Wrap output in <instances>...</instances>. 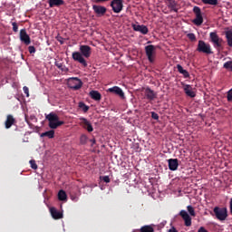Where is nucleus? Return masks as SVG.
Instances as JSON below:
<instances>
[{
    "label": "nucleus",
    "mask_w": 232,
    "mask_h": 232,
    "mask_svg": "<svg viewBox=\"0 0 232 232\" xmlns=\"http://www.w3.org/2000/svg\"><path fill=\"white\" fill-rule=\"evenodd\" d=\"M90 55H92V47H90L89 45H81L80 53H72V59L73 61L80 63V64L83 65V67L86 68L88 66V63H86L84 57L88 59Z\"/></svg>",
    "instance_id": "obj_1"
},
{
    "label": "nucleus",
    "mask_w": 232,
    "mask_h": 232,
    "mask_svg": "<svg viewBox=\"0 0 232 232\" xmlns=\"http://www.w3.org/2000/svg\"><path fill=\"white\" fill-rule=\"evenodd\" d=\"M45 119L48 121V126L51 130H57L59 126H63V124H64V121H59V116L55 112H50L45 115Z\"/></svg>",
    "instance_id": "obj_2"
},
{
    "label": "nucleus",
    "mask_w": 232,
    "mask_h": 232,
    "mask_svg": "<svg viewBox=\"0 0 232 232\" xmlns=\"http://www.w3.org/2000/svg\"><path fill=\"white\" fill-rule=\"evenodd\" d=\"M197 52L199 53H206L207 55H211L213 51L211 50V45L209 44H206L203 40H199L198 43Z\"/></svg>",
    "instance_id": "obj_3"
},
{
    "label": "nucleus",
    "mask_w": 232,
    "mask_h": 232,
    "mask_svg": "<svg viewBox=\"0 0 232 232\" xmlns=\"http://www.w3.org/2000/svg\"><path fill=\"white\" fill-rule=\"evenodd\" d=\"M67 86L71 90H81L82 88V81L77 77L69 78L67 80Z\"/></svg>",
    "instance_id": "obj_4"
},
{
    "label": "nucleus",
    "mask_w": 232,
    "mask_h": 232,
    "mask_svg": "<svg viewBox=\"0 0 232 232\" xmlns=\"http://www.w3.org/2000/svg\"><path fill=\"white\" fill-rule=\"evenodd\" d=\"M214 213L218 220L224 221L227 218V208H214Z\"/></svg>",
    "instance_id": "obj_5"
},
{
    "label": "nucleus",
    "mask_w": 232,
    "mask_h": 232,
    "mask_svg": "<svg viewBox=\"0 0 232 232\" xmlns=\"http://www.w3.org/2000/svg\"><path fill=\"white\" fill-rule=\"evenodd\" d=\"M193 12L196 15V18L192 21L196 26H200L202 23H204V17H202V11L200 10V7L194 6Z\"/></svg>",
    "instance_id": "obj_6"
},
{
    "label": "nucleus",
    "mask_w": 232,
    "mask_h": 232,
    "mask_svg": "<svg viewBox=\"0 0 232 232\" xmlns=\"http://www.w3.org/2000/svg\"><path fill=\"white\" fill-rule=\"evenodd\" d=\"M123 3V0H112L111 2L112 12H114V14H121V12H122V8H124Z\"/></svg>",
    "instance_id": "obj_7"
},
{
    "label": "nucleus",
    "mask_w": 232,
    "mask_h": 232,
    "mask_svg": "<svg viewBox=\"0 0 232 232\" xmlns=\"http://www.w3.org/2000/svg\"><path fill=\"white\" fill-rule=\"evenodd\" d=\"M145 53L149 62L155 63V45L150 44L145 46Z\"/></svg>",
    "instance_id": "obj_8"
},
{
    "label": "nucleus",
    "mask_w": 232,
    "mask_h": 232,
    "mask_svg": "<svg viewBox=\"0 0 232 232\" xmlns=\"http://www.w3.org/2000/svg\"><path fill=\"white\" fill-rule=\"evenodd\" d=\"M209 37L211 43H213L214 48H222V38L218 37V34H217V33H210Z\"/></svg>",
    "instance_id": "obj_9"
},
{
    "label": "nucleus",
    "mask_w": 232,
    "mask_h": 232,
    "mask_svg": "<svg viewBox=\"0 0 232 232\" xmlns=\"http://www.w3.org/2000/svg\"><path fill=\"white\" fill-rule=\"evenodd\" d=\"M183 91L185 92L187 97H190V99L197 97V93L193 90V87L189 84H183Z\"/></svg>",
    "instance_id": "obj_10"
},
{
    "label": "nucleus",
    "mask_w": 232,
    "mask_h": 232,
    "mask_svg": "<svg viewBox=\"0 0 232 232\" xmlns=\"http://www.w3.org/2000/svg\"><path fill=\"white\" fill-rule=\"evenodd\" d=\"M132 28L134 32H140V34H142V35H147L148 32H150V30L148 29V26L144 24L140 25V24H132Z\"/></svg>",
    "instance_id": "obj_11"
},
{
    "label": "nucleus",
    "mask_w": 232,
    "mask_h": 232,
    "mask_svg": "<svg viewBox=\"0 0 232 232\" xmlns=\"http://www.w3.org/2000/svg\"><path fill=\"white\" fill-rule=\"evenodd\" d=\"M179 216L184 220L185 226L187 227H191V217L189 216V214H188V212L186 210H181L179 212Z\"/></svg>",
    "instance_id": "obj_12"
},
{
    "label": "nucleus",
    "mask_w": 232,
    "mask_h": 232,
    "mask_svg": "<svg viewBox=\"0 0 232 232\" xmlns=\"http://www.w3.org/2000/svg\"><path fill=\"white\" fill-rule=\"evenodd\" d=\"M20 41H22V43L25 44L26 45L32 43V40H30V35H28V33H26V29H22L20 31Z\"/></svg>",
    "instance_id": "obj_13"
},
{
    "label": "nucleus",
    "mask_w": 232,
    "mask_h": 232,
    "mask_svg": "<svg viewBox=\"0 0 232 232\" xmlns=\"http://www.w3.org/2000/svg\"><path fill=\"white\" fill-rule=\"evenodd\" d=\"M108 92L109 93H114L115 95H118L119 97H121V99H125L124 92L119 86L109 88Z\"/></svg>",
    "instance_id": "obj_14"
},
{
    "label": "nucleus",
    "mask_w": 232,
    "mask_h": 232,
    "mask_svg": "<svg viewBox=\"0 0 232 232\" xmlns=\"http://www.w3.org/2000/svg\"><path fill=\"white\" fill-rule=\"evenodd\" d=\"M144 94L146 96V99H148V101H155V99H157V94L155 91L151 90L150 87H147L145 89Z\"/></svg>",
    "instance_id": "obj_15"
},
{
    "label": "nucleus",
    "mask_w": 232,
    "mask_h": 232,
    "mask_svg": "<svg viewBox=\"0 0 232 232\" xmlns=\"http://www.w3.org/2000/svg\"><path fill=\"white\" fill-rule=\"evenodd\" d=\"M92 10H94V13L97 14L98 17H102L104 14H106V7L102 5H93Z\"/></svg>",
    "instance_id": "obj_16"
},
{
    "label": "nucleus",
    "mask_w": 232,
    "mask_h": 232,
    "mask_svg": "<svg viewBox=\"0 0 232 232\" xmlns=\"http://www.w3.org/2000/svg\"><path fill=\"white\" fill-rule=\"evenodd\" d=\"M16 121L15 118H14V115L9 114L6 117L5 122V126L6 130H10V128H12V126H14V124H15Z\"/></svg>",
    "instance_id": "obj_17"
},
{
    "label": "nucleus",
    "mask_w": 232,
    "mask_h": 232,
    "mask_svg": "<svg viewBox=\"0 0 232 232\" xmlns=\"http://www.w3.org/2000/svg\"><path fill=\"white\" fill-rule=\"evenodd\" d=\"M168 162H169V169H170V171H177V169H179L178 159H169L168 160Z\"/></svg>",
    "instance_id": "obj_18"
},
{
    "label": "nucleus",
    "mask_w": 232,
    "mask_h": 232,
    "mask_svg": "<svg viewBox=\"0 0 232 232\" xmlns=\"http://www.w3.org/2000/svg\"><path fill=\"white\" fill-rule=\"evenodd\" d=\"M50 213L54 220H60V218H63V212L57 210L54 207L50 208Z\"/></svg>",
    "instance_id": "obj_19"
},
{
    "label": "nucleus",
    "mask_w": 232,
    "mask_h": 232,
    "mask_svg": "<svg viewBox=\"0 0 232 232\" xmlns=\"http://www.w3.org/2000/svg\"><path fill=\"white\" fill-rule=\"evenodd\" d=\"M80 121H82V124L87 131L90 133L93 131V126H92V123L86 118H80Z\"/></svg>",
    "instance_id": "obj_20"
},
{
    "label": "nucleus",
    "mask_w": 232,
    "mask_h": 232,
    "mask_svg": "<svg viewBox=\"0 0 232 232\" xmlns=\"http://www.w3.org/2000/svg\"><path fill=\"white\" fill-rule=\"evenodd\" d=\"M50 8H53V6H63L64 2L63 0H48Z\"/></svg>",
    "instance_id": "obj_21"
},
{
    "label": "nucleus",
    "mask_w": 232,
    "mask_h": 232,
    "mask_svg": "<svg viewBox=\"0 0 232 232\" xmlns=\"http://www.w3.org/2000/svg\"><path fill=\"white\" fill-rule=\"evenodd\" d=\"M90 97L93 99V101H101L102 99V95L98 91H91Z\"/></svg>",
    "instance_id": "obj_22"
},
{
    "label": "nucleus",
    "mask_w": 232,
    "mask_h": 232,
    "mask_svg": "<svg viewBox=\"0 0 232 232\" xmlns=\"http://www.w3.org/2000/svg\"><path fill=\"white\" fill-rule=\"evenodd\" d=\"M177 70L179 73H181V75H183V77H185V79H188L189 77V72L185 70L182 65L178 64L177 65Z\"/></svg>",
    "instance_id": "obj_23"
},
{
    "label": "nucleus",
    "mask_w": 232,
    "mask_h": 232,
    "mask_svg": "<svg viewBox=\"0 0 232 232\" xmlns=\"http://www.w3.org/2000/svg\"><path fill=\"white\" fill-rule=\"evenodd\" d=\"M227 43L228 46L232 48V30H227L225 32Z\"/></svg>",
    "instance_id": "obj_24"
},
{
    "label": "nucleus",
    "mask_w": 232,
    "mask_h": 232,
    "mask_svg": "<svg viewBox=\"0 0 232 232\" xmlns=\"http://www.w3.org/2000/svg\"><path fill=\"white\" fill-rule=\"evenodd\" d=\"M140 232H155V228L151 225H145L140 228Z\"/></svg>",
    "instance_id": "obj_25"
},
{
    "label": "nucleus",
    "mask_w": 232,
    "mask_h": 232,
    "mask_svg": "<svg viewBox=\"0 0 232 232\" xmlns=\"http://www.w3.org/2000/svg\"><path fill=\"white\" fill-rule=\"evenodd\" d=\"M41 137H48V139H53L55 137V130H51L41 134Z\"/></svg>",
    "instance_id": "obj_26"
},
{
    "label": "nucleus",
    "mask_w": 232,
    "mask_h": 232,
    "mask_svg": "<svg viewBox=\"0 0 232 232\" xmlns=\"http://www.w3.org/2000/svg\"><path fill=\"white\" fill-rule=\"evenodd\" d=\"M67 198H68V196L66 195V192L64 190L62 189L58 192L59 200L64 201V200H67Z\"/></svg>",
    "instance_id": "obj_27"
},
{
    "label": "nucleus",
    "mask_w": 232,
    "mask_h": 232,
    "mask_svg": "<svg viewBox=\"0 0 232 232\" xmlns=\"http://www.w3.org/2000/svg\"><path fill=\"white\" fill-rule=\"evenodd\" d=\"M204 5H211L212 6H217L218 5V0H201Z\"/></svg>",
    "instance_id": "obj_28"
},
{
    "label": "nucleus",
    "mask_w": 232,
    "mask_h": 232,
    "mask_svg": "<svg viewBox=\"0 0 232 232\" xmlns=\"http://www.w3.org/2000/svg\"><path fill=\"white\" fill-rule=\"evenodd\" d=\"M79 108H81L82 110V111H84V113H86V111H88V110H90V107L88 105H85V103L82 102H79Z\"/></svg>",
    "instance_id": "obj_29"
},
{
    "label": "nucleus",
    "mask_w": 232,
    "mask_h": 232,
    "mask_svg": "<svg viewBox=\"0 0 232 232\" xmlns=\"http://www.w3.org/2000/svg\"><path fill=\"white\" fill-rule=\"evenodd\" d=\"M223 67L225 68V70H229L230 72H232V61L225 63Z\"/></svg>",
    "instance_id": "obj_30"
},
{
    "label": "nucleus",
    "mask_w": 232,
    "mask_h": 232,
    "mask_svg": "<svg viewBox=\"0 0 232 232\" xmlns=\"http://www.w3.org/2000/svg\"><path fill=\"white\" fill-rule=\"evenodd\" d=\"M187 209H188V213H189V215L191 216V217H195V208H193V206H191V205H188V207H187Z\"/></svg>",
    "instance_id": "obj_31"
},
{
    "label": "nucleus",
    "mask_w": 232,
    "mask_h": 232,
    "mask_svg": "<svg viewBox=\"0 0 232 232\" xmlns=\"http://www.w3.org/2000/svg\"><path fill=\"white\" fill-rule=\"evenodd\" d=\"M227 102H232V89H230L227 92Z\"/></svg>",
    "instance_id": "obj_32"
},
{
    "label": "nucleus",
    "mask_w": 232,
    "mask_h": 232,
    "mask_svg": "<svg viewBox=\"0 0 232 232\" xmlns=\"http://www.w3.org/2000/svg\"><path fill=\"white\" fill-rule=\"evenodd\" d=\"M12 26H13V32L17 34V32H19V25H17V24L15 22H13Z\"/></svg>",
    "instance_id": "obj_33"
},
{
    "label": "nucleus",
    "mask_w": 232,
    "mask_h": 232,
    "mask_svg": "<svg viewBox=\"0 0 232 232\" xmlns=\"http://www.w3.org/2000/svg\"><path fill=\"white\" fill-rule=\"evenodd\" d=\"M187 37L190 40V41H197V36H195V34L193 33H189L187 34Z\"/></svg>",
    "instance_id": "obj_34"
},
{
    "label": "nucleus",
    "mask_w": 232,
    "mask_h": 232,
    "mask_svg": "<svg viewBox=\"0 0 232 232\" xmlns=\"http://www.w3.org/2000/svg\"><path fill=\"white\" fill-rule=\"evenodd\" d=\"M29 164L31 165L32 169H37V163H35L34 160H31Z\"/></svg>",
    "instance_id": "obj_35"
},
{
    "label": "nucleus",
    "mask_w": 232,
    "mask_h": 232,
    "mask_svg": "<svg viewBox=\"0 0 232 232\" xmlns=\"http://www.w3.org/2000/svg\"><path fill=\"white\" fill-rule=\"evenodd\" d=\"M86 140H88V138L86 137V135H82L80 138L81 144H86Z\"/></svg>",
    "instance_id": "obj_36"
},
{
    "label": "nucleus",
    "mask_w": 232,
    "mask_h": 232,
    "mask_svg": "<svg viewBox=\"0 0 232 232\" xmlns=\"http://www.w3.org/2000/svg\"><path fill=\"white\" fill-rule=\"evenodd\" d=\"M23 91L25 93L26 97H30V90L28 89V87L24 86Z\"/></svg>",
    "instance_id": "obj_37"
},
{
    "label": "nucleus",
    "mask_w": 232,
    "mask_h": 232,
    "mask_svg": "<svg viewBox=\"0 0 232 232\" xmlns=\"http://www.w3.org/2000/svg\"><path fill=\"white\" fill-rule=\"evenodd\" d=\"M151 117L154 119V121H159V114L155 111H151Z\"/></svg>",
    "instance_id": "obj_38"
},
{
    "label": "nucleus",
    "mask_w": 232,
    "mask_h": 232,
    "mask_svg": "<svg viewBox=\"0 0 232 232\" xmlns=\"http://www.w3.org/2000/svg\"><path fill=\"white\" fill-rule=\"evenodd\" d=\"M29 53H35V47L34 45H30L28 47Z\"/></svg>",
    "instance_id": "obj_39"
},
{
    "label": "nucleus",
    "mask_w": 232,
    "mask_h": 232,
    "mask_svg": "<svg viewBox=\"0 0 232 232\" xmlns=\"http://www.w3.org/2000/svg\"><path fill=\"white\" fill-rule=\"evenodd\" d=\"M102 179L103 182H106V184H110V176H103Z\"/></svg>",
    "instance_id": "obj_40"
},
{
    "label": "nucleus",
    "mask_w": 232,
    "mask_h": 232,
    "mask_svg": "<svg viewBox=\"0 0 232 232\" xmlns=\"http://www.w3.org/2000/svg\"><path fill=\"white\" fill-rule=\"evenodd\" d=\"M170 9L173 12H179V9L177 8V6L175 5V4H170Z\"/></svg>",
    "instance_id": "obj_41"
},
{
    "label": "nucleus",
    "mask_w": 232,
    "mask_h": 232,
    "mask_svg": "<svg viewBox=\"0 0 232 232\" xmlns=\"http://www.w3.org/2000/svg\"><path fill=\"white\" fill-rule=\"evenodd\" d=\"M71 199H72L73 202H77V201L79 200V196L71 195Z\"/></svg>",
    "instance_id": "obj_42"
},
{
    "label": "nucleus",
    "mask_w": 232,
    "mask_h": 232,
    "mask_svg": "<svg viewBox=\"0 0 232 232\" xmlns=\"http://www.w3.org/2000/svg\"><path fill=\"white\" fill-rule=\"evenodd\" d=\"M55 66H57V68H59V70H62V71L64 70V69H63V63H55Z\"/></svg>",
    "instance_id": "obj_43"
},
{
    "label": "nucleus",
    "mask_w": 232,
    "mask_h": 232,
    "mask_svg": "<svg viewBox=\"0 0 232 232\" xmlns=\"http://www.w3.org/2000/svg\"><path fill=\"white\" fill-rule=\"evenodd\" d=\"M168 232H179V230H177V228L175 227H171Z\"/></svg>",
    "instance_id": "obj_44"
},
{
    "label": "nucleus",
    "mask_w": 232,
    "mask_h": 232,
    "mask_svg": "<svg viewBox=\"0 0 232 232\" xmlns=\"http://www.w3.org/2000/svg\"><path fill=\"white\" fill-rule=\"evenodd\" d=\"M198 232H208V230L204 227H200Z\"/></svg>",
    "instance_id": "obj_45"
},
{
    "label": "nucleus",
    "mask_w": 232,
    "mask_h": 232,
    "mask_svg": "<svg viewBox=\"0 0 232 232\" xmlns=\"http://www.w3.org/2000/svg\"><path fill=\"white\" fill-rule=\"evenodd\" d=\"M229 208H230V214L232 215V198H230Z\"/></svg>",
    "instance_id": "obj_46"
},
{
    "label": "nucleus",
    "mask_w": 232,
    "mask_h": 232,
    "mask_svg": "<svg viewBox=\"0 0 232 232\" xmlns=\"http://www.w3.org/2000/svg\"><path fill=\"white\" fill-rule=\"evenodd\" d=\"M91 142H92V144H95V139L91 140Z\"/></svg>",
    "instance_id": "obj_47"
}]
</instances>
